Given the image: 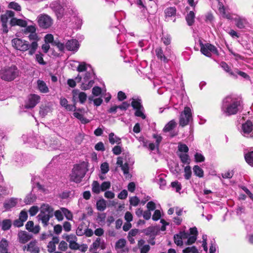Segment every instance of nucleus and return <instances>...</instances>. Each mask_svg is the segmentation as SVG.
<instances>
[{
  "instance_id": "1a4fd4ad",
  "label": "nucleus",
  "mask_w": 253,
  "mask_h": 253,
  "mask_svg": "<svg viewBox=\"0 0 253 253\" xmlns=\"http://www.w3.org/2000/svg\"><path fill=\"white\" fill-rule=\"evenodd\" d=\"M155 53L159 60L164 63H168L169 61V58L170 57L172 51L170 47H166L165 52L161 47H158L155 49Z\"/></svg>"
},
{
  "instance_id": "393cba45",
  "label": "nucleus",
  "mask_w": 253,
  "mask_h": 253,
  "mask_svg": "<svg viewBox=\"0 0 253 253\" xmlns=\"http://www.w3.org/2000/svg\"><path fill=\"white\" fill-rule=\"evenodd\" d=\"M26 229L30 232H33L35 234H37L39 232L40 227L39 225L34 226V222L32 221H29L27 222L25 225Z\"/></svg>"
},
{
  "instance_id": "9d476101",
  "label": "nucleus",
  "mask_w": 253,
  "mask_h": 253,
  "mask_svg": "<svg viewBox=\"0 0 253 253\" xmlns=\"http://www.w3.org/2000/svg\"><path fill=\"white\" fill-rule=\"evenodd\" d=\"M45 145L47 146L49 150H52L58 149L60 146V143L57 140H51L49 138H46V140L39 142L37 147L42 149L44 148Z\"/></svg>"
},
{
  "instance_id": "9b49d317",
  "label": "nucleus",
  "mask_w": 253,
  "mask_h": 253,
  "mask_svg": "<svg viewBox=\"0 0 253 253\" xmlns=\"http://www.w3.org/2000/svg\"><path fill=\"white\" fill-rule=\"evenodd\" d=\"M201 51L205 55L210 57L211 53L217 54L218 52L216 48L213 45L210 43H200Z\"/></svg>"
},
{
  "instance_id": "ddd939ff",
  "label": "nucleus",
  "mask_w": 253,
  "mask_h": 253,
  "mask_svg": "<svg viewBox=\"0 0 253 253\" xmlns=\"http://www.w3.org/2000/svg\"><path fill=\"white\" fill-rule=\"evenodd\" d=\"M62 0H57L52 1L49 7L55 12L60 15H63L66 11L67 6L62 4Z\"/></svg>"
},
{
  "instance_id": "a878e982",
  "label": "nucleus",
  "mask_w": 253,
  "mask_h": 253,
  "mask_svg": "<svg viewBox=\"0 0 253 253\" xmlns=\"http://www.w3.org/2000/svg\"><path fill=\"white\" fill-rule=\"evenodd\" d=\"M59 241L58 237H53L52 241H50L47 245V250L49 253H53L56 250V244H58Z\"/></svg>"
},
{
  "instance_id": "e2e57ef3",
  "label": "nucleus",
  "mask_w": 253,
  "mask_h": 253,
  "mask_svg": "<svg viewBox=\"0 0 253 253\" xmlns=\"http://www.w3.org/2000/svg\"><path fill=\"white\" fill-rule=\"evenodd\" d=\"M135 115L137 117H141L143 119L146 118V116L144 114V108L135 110Z\"/></svg>"
},
{
  "instance_id": "4c0bfd02",
  "label": "nucleus",
  "mask_w": 253,
  "mask_h": 253,
  "mask_svg": "<svg viewBox=\"0 0 253 253\" xmlns=\"http://www.w3.org/2000/svg\"><path fill=\"white\" fill-rule=\"evenodd\" d=\"M131 105L134 110L141 109L143 107V106L141 104V100L139 99H135L134 98H132Z\"/></svg>"
},
{
  "instance_id": "052dcab7",
  "label": "nucleus",
  "mask_w": 253,
  "mask_h": 253,
  "mask_svg": "<svg viewBox=\"0 0 253 253\" xmlns=\"http://www.w3.org/2000/svg\"><path fill=\"white\" fill-rule=\"evenodd\" d=\"M121 169L123 171L124 174L126 177L127 178L129 176V167L127 163H125L123 166L121 167Z\"/></svg>"
},
{
  "instance_id": "774afa93",
  "label": "nucleus",
  "mask_w": 253,
  "mask_h": 253,
  "mask_svg": "<svg viewBox=\"0 0 253 253\" xmlns=\"http://www.w3.org/2000/svg\"><path fill=\"white\" fill-rule=\"evenodd\" d=\"M194 157L196 162H202L205 161L204 156L201 153H196Z\"/></svg>"
},
{
  "instance_id": "c03bdc74",
  "label": "nucleus",
  "mask_w": 253,
  "mask_h": 253,
  "mask_svg": "<svg viewBox=\"0 0 253 253\" xmlns=\"http://www.w3.org/2000/svg\"><path fill=\"white\" fill-rule=\"evenodd\" d=\"M193 171L194 174L199 177H202L204 176L203 170L198 166H195L194 167Z\"/></svg>"
},
{
  "instance_id": "69168bd1",
  "label": "nucleus",
  "mask_w": 253,
  "mask_h": 253,
  "mask_svg": "<svg viewBox=\"0 0 253 253\" xmlns=\"http://www.w3.org/2000/svg\"><path fill=\"white\" fill-rule=\"evenodd\" d=\"M53 45L57 46L59 50L61 51H63L64 50L65 47H66L63 43L60 42L58 40H55Z\"/></svg>"
},
{
  "instance_id": "20e7f679",
  "label": "nucleus",
  "mask_w": 253,
  "mask_h": 253,
  "mask_svg": "<svg viewBox=\"0 0 253 253\" xmlns=\"http://www.w3.org/2000/svg\"><path fill=\"white\" fill-rule=\"evenodd\" d=\"M19 74V71L16 66H6L0 71V78L5 81L10 82L16 79Z\"/></svg>"
},
{
  "instance_id": "338daca9",
  "label": "nucleus",
  "mask_w": 253,
  "mask_h": 253,
  "mask_svg": "<svg viewBox=\"0 0 253 253\" xmlns=\"http://www.w3.org/2000/svg\"><path fill=\"white\" fill-rule=\"evenodd\" d=\"M101 170L102 173L106 174L109 171V165L107 163H102L100 166Z\"/></svg>"
},
{
  "instance_id": "49530a36",
  "label": "nucleus",
  "mask_w": 253,
  "mask_h": 253,
  "mask_svg": "<svg viewBox=\"0 0 253 253\" xmlns=\"http://www.w3.org/2000/svg\"><path fill=\"white\" fill-rule=\"evenodd\" d=\"M50 111V108L47 106H42L40 108V114L42 117H44Z\"/></svg>"
},
{
  "instance_id": "c85d7f7f",
  "label": "nucleus",
  "mask_w": 253,
  "mask_h": 253,
  "mask_svg": "<svg viewBox=\"0 0 253 253\" xmlns=\"http://www.w3.org/2000/svg\"><path fill=\"white\" fill-rule=\"evenodd\" d=\"M145 242L143 239H141L138 242L137 246L140 250V253H147L150 250L149 245H144Z\"/></svg>"
},
{
  "instance_id": "ea45409f",
  "label": "nucleus",
  "mask_w": 253,
  "mask_h": 253,
  "mask_svg": "<svg viewBox=\"0 0 253 253\" xmlns=\"http://www.w3.org/2000/svg\"><path fill=\"white\" fill-rule=\"evenodd\" d=\"M92 191L95 194H99L101 191V187L99 182L97 181H93L92 184Z\"/></svg>"
},
{
  "instance_id": "f3484780",
  "label": "nucleus",
  "mask_w": 253,
  "mask_h": 253,
  "mask_svg": "<svg viewBox=\"0 0 253 253\" xmlns=\"http://www.w3.org/2000/svg\"><path fill=\"white\" fill-rule=\"evenodd\" d=\"M23 250H27L30 253H39L40 252V248L38 245V242L36 240L31 241L26 246H24L23 248Z\"/></svg>"
},
{
  "instance_id": "37998d69",
  "label": "nucleus",
  "mask_w": 253,
  "mask_h": 253,
  "mask_svg": "<svg viewBox=\"0 0 253 253\" xmlns=\"http://www.w3.org/2000/svg\"><path fill=\"white\" fill-rule=\"evenodd\" d=\"M11 226V221L10 219H4L1 222V229L5 231L9 229Z\"/></svg>"
},
{
  "instance_id": "c756f323",
  "label": "nucleus",
  "mask_w": 253,
  "mask_h": 253,
  "mask_svg": "<svg viewBox=\"0 0 253 253\" xmlns=\"http://www.w3.org/2000/svg\"><path fill=\"white\" fill-rule=\"evenodd\" d=\"M8 248V241L5 239H2L0 241V253H9Z\"/></svg>"
},
{
  "instance_id": "2eb2a0df",
  "label": "nucleus",
  "mask_w": 253,
  "mask_h": 253,
  "mask_svg": "<svg viewBox=\"0 0 253 253\" xmlns=\"http://www.w3.org/2000/svg\"><path fill=\"white\" fill-rule=\"evenodd\" d=\"M190 233H187V238L185 240V244L189 245L195 243L197 239L198 231L196 227L190 228Z\"/></svg>"
},
{
  "instance_id": "f704fd0d",
  "label": "nucleus",
  "mask_w": 253,
  "mask_h": 253,
  "mask_svg": "<svg viewBox=\"0 0 253 253\" xmlns=\"http://www.w3.org/2000/svg\"><path fill=\"white\" fill-rule=\"evenodd\" d=\"M82 79V76L78 75L75 78V80L69 79L67 81L68 85L71 87H74L76 85V83H80L81 82Z\"/></svg>"
},
{
  "instance_id": "b1692460",
  "label": "nucleus",
  "mask_w": 253,
  "mask_h": 253,
  "mask_svg": "<svg viewBox=\"0 0 253 253\" xmlns=\"http://www.w3.org/2000/svg\"><path fill=\"white\" fill-rule=\"evenodd\" d=\"M10 24L11 26L18 25L22 27H24L25 29L27 27L28 23L26 20L17 19L16 18H12L10 21ZM29 26H28V27Z\"/></svg>"
},
{
  "instance_id": "6e6d98bb",
  "label": "nucleus",
  "mask_w": 253,
  "mask_h": 253,
  "mask_svg": "<svg viewBox=\"0 0 253 253\" xmlns=\"http://www.w3.org/2000/svg\"><path fill=\"white\" fill-rule=\"evenodd\" d=\"M220 66L224 70H225L226 72L229 73L231 76H235V74L231 71L230 67L226 63L222 62L220 64Z\"/></svg>"
},
{
  "instance_id": "0eeeda50",
  "label": "nucleus",
  "mask_w": 253,
  "mask_h": 253,
  "mask_svg": "<svg viewBox=\"0 0 253 253\" xmlns=\"http://www.w3.org/2000/svg\"><path fill=\"white\" fill-rule=\"evenodd\" d=\"M39 26L42 29H47L53 24V21L50 16L46 14H41L37 18Z\"/></svg>"
},
{
  "instance_id": "f03ea898",
  "label": "nucleus",
  "mask_w": 253,
  "mask_h": 253,
  "mask_svg": "<svg viewBox=\"0 0 253 253\" xmlns=\"http://www.w3.org/2000/svg\"><path fill=\"white\" fill-rule=\"evenodd\" d=\"M241 108V100L235 95H228L222 100L221 109L225 116L236 114Z\"/></svg>"
},
{
  "instance_id": "4d7b16f0",
  "label": "nucleus",
  "mask_w": 253,
  "mask_h": 253,
  "mask_svg": "<svg viewBox=\"0 0 253 253\" xmlns=\"http://www.w3.org/2000/svg\"><path fill=\"white\" fill-rule=\"evenodd\" d=\"M54 215L58 221H62L63 219V214L62 208L54 212Z\"/></svg>"
},
{
  "instance_id": "58836bf2",
  "label": "nucleus",
  "mask_w": 253,
  "mask_h": 253,
  "mask_svg": "<svg viewBox=\"0 0 253 253\" xmlns=\"http://www.w3.org/2000/svg\"><path fill=\"white\" fill-rule=\"evenodd\" d=\"M79 64L77 68V70L79 72H83L84 71H86L87 69V67H89L91 69V67L89 65L87 64L84 62H79Z\"/></svg>"
},
{
  "instance_id": "13d9d810",
  "label": "nucleus",
  "mask_w": 253,
  "mask_h": 253,
  "mask_svg": "<svg viewBox=\"0 0 253 253\" xmlns=\"http://www.w3.org/2000/svg\"><path fill=\"white\" fill-rule=\"evenodd\" d=\"M171 186L172 188L175 189L176 192H179L181 189V184L177 181L172 182L171 183Z\"/></svg>"
},
{
  "instance_id": "4be33fe9",
  "label": "nucleus",
  "mask_w": 253,
  "mask_h": 253,
  "mask_svg": "<svg viewBox=\"0 0 253 253\" xmlns=\"http://www.w3.org/2000/svg\"><path fill=\"white\" fill-rule=\"evenodd\" d=\"M177 123L174 120L169 121L163 128V131L166 132H171L170 135L173 137L177 134V132H171L172 130L176 127Z\"/></svg>"
},
{
  "instance_id": "bb28decb",
  "label": "nucleus",
  "mask_w": 253,
  "mask_h": 253,
  "mask_svg": "<svg viewBox=\"0 0 253 253\" xmlns=\"http://www.w3.org/2000/svg\"><path fill=\"white\" fill-rule=\"evenodd\" d=\"M60 104L62 107H64L67 110L75 111L76 110V106L75 105L68 104V101L65 98L61 97L60 98Z\"/></svg>"
},
{
  "instance_id": "5fc2aeb1",
  "label": "nucleus",
  "mask_w": 253,
  "mask_h": 253,
  "mask_svg": "<svg viewBox=\"0 0 253 253\" xmlns=\"http://www.w3.org/2000/svg\"><path fill=\"white\" fill-rule=\"evenodd\" d=\"M62 210L63 211V214L68 220H72L73 215L70 211L65 208H62Z\"/></svg>"
},
{
  "instance_id": "8fccbe9b",
  "label": "nucleus",
  "mask_w": 253,
  "mask_h": 253,
  "mask_svg": "<svg viewBox=\"0 0 253 253\" xmlns=\"http://www.w3.org/2000/svg\"><path fill=\"white\" fill-rule=\"evenodd\" d=\"M184 177L186 179L188 180L191 176L192 171L191 168L189 166H187L184 168Z\"/></svg>"
},
{
  "instance_id": "864d4df0",
  "label": "nucleus",
  "mask_w": 253,
  "mask_h": 253,
  "mask_svg": "<svg viewBox=\"0 0 253 253\" xmlns=\"http://www.w3.org/2000/svg\"><path fill=\"white\" fill-rule=\"evenodd\" d=\"M36 200V197L32 194L28 195L25 199V203L26 204H31L33 203Z\"/></svg>"
},
{
  "instance_id": "423d86ee",
  "label": "nucleus",
  "mask_w": 253,
  "mask_h": 253,
  "mask_svg": "<svg viewBox=\"0 0 253 253\" xmlns=\"http://www.w3.org/2000/svg\"><path fill=\"white\" fill-rule=\"evenodd\" d=\"M94 74L91 69L85 72L81 81L82 83L81 88L82 90L89 89L93 86L94 83Z\"/></svg>"
},
{
  "instance_id": "6e6552de",
  "label": "nucleus",
  "mask_w": 253,
  "mask_h": 253,
  "mask_svg": "<svg viewBox=\"0 0 253 253\" xmlns=\"http://www.w3.org/2000/svg\"><path fill=\"white\" fill-rule=\"evenodd\" d=\"M193 120L191 109L188 107H185L179 117V125L183 127L188 125Z\"/></svg>"
},
{
  "instance_id": "e433bc0d",
  "label": "nucleus",
  "mask_w": 253,
  "mask_h": 253,
  "mask_svg": "<svg viewBox=\"0 0 253 253\" xmlns=\"http://www.w3.org/2000/svg\"><path fill=\"white\" fill-rule=\"evenodd\" d=\"M176 9L175 7H169L165 10L166 17H171L175 15Z\"/></svg>"
},
{
  "instance_id": "09e8293b",
  "label": "nucleus",
  "mask_w": 253,
  "mask_h": 253,
  "mask_svg": "<svg viewBox=\"0 0 253 253\" xmlns=\"http://www.w3.org/2000/svg\"><path fill=\"white\" fill-rule=\"evenodd\" d=\"M8 7L16 11H20L21 10V6L17 2L12 1L9 3Z\"/></svg>"
},
{
  "instance_id": "3c124183",
  "label": "nucleus",
  "mask_w": 253,
  "mask_h": 253,
  "mask_svg": "<svg viewBox=\"0 0 253 253\" xmlns=\"http://www.w3.org/2000/svg\"><path fill=\"white\" fill-rule=\"evenodd\" d=\"M182 253H199L198 249L195 246L187 247L182 251Z\"/></svg>"
},
{
  "instance_id": "c9c22d12",
  "label": "nucleus",
  "mask_w": 253,
  "mask_h": 253,
  "mask_svg": "<svg viewBox=\"0 0 253 253\" xmlns=\"http://www.w3.org/2000/svg\"><path fill=\"white\" fill-rule=\"evenodd\" d=\"M97 209L99 211H103L106 208V202L104 199H100L96 202Z\"/></svg>"
},
{
  "instance_id": "72a5a7b5",
  "label": "nucleus",
  "mask_w": 253,
  "mask_h": 253,
  "mask_svg": "<svg viewBox=\"0 0 253 253\" xmlns=\"http://www.w3.org/2000/svg\"><path fill=\"white\" fill-rule=\"evenodd\" d=\"M218 10L219 11V12L220 13V14H222V15L224 17H225V18H226L227 19H230L231 18L230 15L229 14L227 13L226 12L225 8L224 7V6L223 4L221 2L218 1Z\"/></svg>"
},
{
  "instance_id": "4468645a",
  "label": "nucleus",
  "mask_w": 253,
  "mask_h": 253,
  "mask_svg": "<svg viewBox=\"0 0 253 253\" xmlns=\"http://www.w3.org/2000/svg\"><path fill=\"white\" fill-rule=\"evenodd\" d=\"M41 97L37 94H31L28 97V101L24 105L26 109H32L34 108L40 101Z\"/></svg>"
},
{
  "instance_id": "de8ad7c7",
  "label": "nucleus",
  "mask_w": 253,
  "mask_h": 253,
  "mask_svg": "<svg viewBox=\"0 0 253 253\" xmlns=\"http://www.w3.org/2000/svg\"><path fill=\"white\" fill-rule=\"evenodd\" d=\"M156 180L158 181V184L160 185L161 189H164V187L166 185V181L163 177V175H159Z\"/></svg>"
},
{
  "instance_id": "7c9ffc66",
  "label": "nucleus",
  "mask_w": 253,
  "mask_h": 253,
  "mask_svg": "<svg viewBox=\"0 0 253 253\" xmlns=\"http://www.w3.org/2000/svg\"><path fill=\"white\" fill-rule=\"evenodd\" d=\"M38 87L39 90L44 93H47L49 91V89L47 86L46 84L42 80H38L37 82Z\"/></svg>"
},
{
  "instance_id": "f8f14e48",
  "label": "nucleus",
  "mask_w": 253,
  "mask_h": 253,
  "mask_svg": "<svg viewBox=\"0 0 253 253\" xmlns=\"http://www.w3.org/2000/svg\"><path fill=\"white\" fill-rule=\"evenodd\" d=\"M240 132L245 137L253 138L252 123L248 121L242 124Z\"/></svg>"
},
{
  "instance_id": "7ed1b4c3",
  "label": "nucleus",
  "mask_w": 253,
  "mask_h": 253,
  "mask_svg": "<svg viewBox=\"0 0 253 253\" xmlns=\"http://www.w3.org/2000/svg\"><path fill=\"white\" fill-rule=\"evenodd\" d=\"M87 169L84 163L75 165L70 174V180L76 183H80L85 176Z\"/></svg>"
},
{
  "instance_id": "79ce46f5",
  "label": "nucleus",
  "mask_w": 253,
  "mask_h": 253,
  "mask_svg": "<svg viewBox=\"0 0 253 253\" xmlns=\"http://www.w3.org/2000/svg\"><path fill=\"white\" fill-rule=\"evenodd\" d=\"M74 116L79 120H80L83 124H87L89 122V121L84 118L83 114L77 111L74 113Z\"/></svg>"
},
{
  "instance_id": "a18cd8bd",
  "label": "nucleus",
  "mask_w": 253,
  "mask_h": 253,
  "mask_svg": "<svg viewBox=\"0 0 253 253\" xmlns=\"http://www.w3.org/2000/svg\"><path fill=\"white\" fill-rule=\"evenodd\" d=\"M179 157L181 162L183 164H189L190 163V159L186 153H181L179 154Z\"/></svg>"
},
{
  "instance_id": "412c9836",
  "label": "nucleus",
  "mask_w": 253,
  "mask_h": 253,
  "mask_svg": "<svg viewBox=\"0 0 253 253\" xmlns=\"http://www.w3.org/2000/svg\"><path fill=\"white\" fill-rule=\"evenodd\" d=\"M105 248L106 244L104 240L100 237H97L90 246V249L94 250H96L98 249L104 250Z\"/></svg>"
},
{
  "instance_id": "bf43d9fd",
  "label": "nucleus",
  "mask_w": 253,
  "mask_h": 253,
  "mask_svg": "<svg viewBox=\"0 0 253 253\" xmlns=\"http://www.w3.org/2000/svg\"><path fill=\"white\" fill-rule=\"evenodd\" d=\"M139 202H140V200L136 196H133V197L130 198V199H129L130 205L132 206L136 207L138 205Z\"/></svg>"
},
{
  "instance_id": "aec40b11",
  "label": "nucleus",
  "mask_w": 253,
  "mask_h": 253,
  "mask_svg": "<svg viewBox=\"0 0 253 253\" xmlns=\"http://www.w3.org/2000/svg\"><path fill=\"white\" fill-rule=\"evenodd\" d=\"M65 46L68 50L76 52L79 48L80 44L77 40L72 39L68 41Z\"/></svg>"
},
{
  "instance_id": "a211bd4d",
  "label": "nucleus",
  "mask_w": 253,
  "mask_h": 253,
  "mask_svg": "<svg viewBox=\"0 0 253 253\" xmlns=\"http://www.w3.org/2000/svg\"><path fill=\"white\" fill-rule=\"evenodd\" d=\"M187 238V233L185 231L180 232L179 234L174 236V243L178 246H181L185 244Z\"/></svg>"
},
{
  "instance_id": "0e129e2a",
  "label": "nucleus",
  "mask_w": 253,
  "mask_h": 253,
  "mask_svg": "<svg viewBox=\"0 0 253 253\" xmlns=\"http://www.w3.org/2000/svg\"><path fill=\"white\" fill-rule=\"evenodd\" d=\"M44 41L45 42L48 43H51L52 45L53 44L54 42H55V40H54L53 36L52 34H48L44 37Z\"/></svg>"
},
{
  "instance_id": "6ab92c4d",
  "label": "nucleus",
  "mask_w": 253,
  "mask_h": 253,
  "mask_svg": "<svg viewBox=\"0 0 253 253\" xmlns=\"http://www.w3.org/2000/svg\"><path fill=\"white\" fill-rule=\"evenodd\" d=\"M32 235L24 231H21L18 233V239L21 244H25L32 238Z\"/></svg>"
},
{
  "instance_id": "680f3d73",
  "label": "nucleus",
  "mask_w": 253,
  "mask_h": 253,
  "mask_svg": "<svg viewBox=\"0 0 253 253\" xmlns=\"http://www.w3.org/2000/svg\"><path fill=\"white\" fill-rule=\"evenodd\" d=\"M36 60L41 65H45L46 64V62L43 59V55L41 53L36 55Z\"/></svg>"
},
{
  "instance_id": "cd10ccee",
  "label": "nucleus",
  "mask_w": 253,
  "mask_h": 253,
  "mask_svg": "<svg viewBox=\"0 0 253 253\" xmlns=\"http://www.w3.org/2000/svg\"><path fill=\"white\" fill-rule=\"evenodd\" d=\"M18 203V199L12 198L6 200L4 203V207L6 210H10L11 208L14 207Z\"/></svg>"
},
{
  "instance_id": "2f4dec72",
  "label": "nucleus",
  "mask_w": 253,
  "mask_h": 253,
  "mask_svg": "<svg viewBox=\"0 0 253 253\" xmlns=\"http://www.w3.org/2000/svg\"><path fill=\"white\" fill-rule=\"evenodd\" d=\"M109 140L111 144L115 143L120 144L121 143V138L116 136L113 132H111L109 134Z\"/></svg>"
},
{
  "instance_id": "f257e3e1",
  "label": "nucleus",
  "mask_w": 253,
  "mask_h": 253,
  "mask_svg": "<svg viewBox=\"0 0 253 253\" xmlns=\"http://www.w3.org/2000/svg\"><path fill=\"white\" fill-rule=\"evenodd\" d=\"M36 31L37 28L35 25H30L23 29L24 35L28 38L31 43L30 44L27 41L15 38L11 41L13 47L16 49L23 52L28 50V54L33 55L37 50L39 47L38 42L41 40V38Z\"/></svg>"
},
{
  "instance_id": "5701e85b",
  "label": "nucleus",
  "mask_w": 253,
  "mask_h": 253,
  "mask_svg": "<svg viewBox=\"0 0 253 253\" xmlns=\"http://www.w3.org/2000/svg\"><path fill=\"white\" fill-rule=\"evenodd\" d=\"M235 25L239 29H244L248 27L249 22L243 17H239L235 19Z\"/></svg>"
},
{
  "instance_id": "39448f33",
  "label": "nucleus",
  "mask_w": 253,
  "mask_h": 253,
  "mask_svg": "<svg viewBox=\"0 0 253 253\" xmlns=\"http://www.w3.org/2000/svg\"><path fill=\"white\" fill-rule=\"evenodd\" d=\"M53 215V209L48 204H43L41 207L40 213L37 216L39 221H41L43 226L48 224L49 219Z\"/></svg>"
},
{
  "instance_id": "473e14b6",
  "label": "nucleus",
  "mask_w": 253,
  "mask_h": 253,
  "mask_svg": "<svg viewBox=\"0 0 253 253\" xmlns=\"http://www.w3.org/2000/svg\"><path fill=\"white\" fill-rule=\"evenodd\" d=\"M195 15L193 11H190L186 16V20L189 26L193 24L195 21Z\"/></svg>"
},
{
  "instance_id": "dca6fc26",
  "label": "nucleus",
  "mask_w": 253,
  "mask_h": 253,
  "mask_svg": "<svg viewBox=\"0 0 253 253\" xmlns=\"http://www.w3.org/2000/svg\"><path fill=\"white\" fill-rule=\"evenodd\" d=\"M73 99L74 101L79 100L80 103H84L86 100L87 95L84 92H80L78 89H74L72 91Z\"/></svg>"
},
{
  "instance_id": "a19ab883",
  "label": "nucleus",
  "mask_w": 253,
  "mask_h": 253,
  "mask_svg": "<svg viewBox=\"0 0 253 253\" xmlns=\"http://www.w3.org/2000/svg\"><path fill=\"white\" fill-rule=\"evenodd\" d=\"M245 159L248 164L253 167V151L246 153L245 155Z\"/></svg>"
},
{
  "instance_id": "603ef678",
  "label": "nucleus",
  "mask_w": 253,
  "mask_h": 253,
  "mask_svg": "<svg viewBox=\"0 0 253 253\" xmlns=\"http://www.w3.org/2000/svg\"><path fill=\"white\" fill-rule=\"evenodd\" d=\"M126 241L124 239H119L116 243L115 248L116 249H123L126 245Z\"/></svg>"
}]
</instances>
